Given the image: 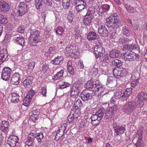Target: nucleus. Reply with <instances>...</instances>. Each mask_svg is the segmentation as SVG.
Here are the masks:
<instances>
[{"label": "nucleus", "instance_id": "nucleus-31", "mask_svg": "<svg viewBox=\"0 0 147 147\" xmlns=\"http://www.w3.org/2000/svg\"><path fill=\"white\" fill-rule=\"evenodd\" d=\"M11 101L13 103H16L20 101L19 98L20 96L15 93H12L11 94Z\"/></svg>", "mask_w": 147, "mask_h": 147}, {"label": "nucleus", "instance_id": "nucleus-8", "mask_svg": "<svg viewBox=\"0 0 147 147\" xmlns=\"http://www.w3.org/2000/svg\"><path fill=\"white\" fill-rule=\"evenodd\" d=\"M112 125L114 129L115 136H121L125 132V129L124 125L123 126L117 125L116 123H114Z\"/></svg>", "mask_w": 147, "mask_h": 147}, {"label": "nucleus", "instance_id": "nucleus-40", "mask_svg": "<svg viewBox=\"0 0 147 147\" xmlns=\"http://www.w3.org/2000/svg\"><path fill=\"white\" fill-rule=\"evenodd\" d=\"M112 65L114 66L117 67L116 68H119L122 66V63L121 61L118 59H115L112 61Z\"/></svg>", "mask_w": 147, "mask_h": 147}, {"label": "nucleus", "instance_id": "nucleus-46", "mask_svg": "<svg viewBox=\"0 0 147 147\" xmlns=\"http://www.w3.org/2000/svg\"><path fill=\"white\" fill-rule=\"evenodd\" d=\"M35 93L34 90L32 89H30L28 92L26 96L27 98H29V99H32L33 96L34 95Z\"/></svg>", "mask_w": 147, "mask_h": 147}, {"label": "nucleus", "instance_id": "nucleus-2", "mask_svg": "<svg viewBox=\"0 0 147 147\" xmlns=\"http://www.w3.org/2000/svg\"><path fill=\"white\" fill-rule=\"evenodd\" d=\"M147 100V94L146 92H142L138 93L137 98L134 100L129 101V109L131 112L138 105L139 107H141L143 101Z\"/></svg>", "mask_w": 147, "mask_h": 147}, {"label": "nucleus", "instance_id": "nucleus-16", "mask_svg": "<svg viewBox=\"0 0 147 147\" xmlns=\"http://www.w3.org/2000/svg\"><path fill=\"white\" fill-rule=\"evenodd\" d=\"M66 129V128L65 126H61L57 131L55 138V140L56 141H58L63 136Z\"/></svg>", "mask_w": 147, "mask_h": 147}, {"label": "nucleus", "instance_id": "nucleus-27", "mask_svg": "<svg viewBox=\"0 0 147 147\" xmlns=\"http://www.w3.org/2000/svg\"><path fill=\"white\" fill-rule=\"evenodd\" d=\"M14 40L17 43L21 45L22 47L25 45V41L23 38L22 37H17L13 38Z\"/></svg>", "mask_w": 147, "mask_h": 147}, {"label": "nucleus", "instance_id": "nucleus-10", "mask_svg": "<svg viewBox=\"0 0 147 147\" xmlns=\"http://www.w3.org/2000/svg\"><path fill=\"white\" fill-rule=\"evenodd\" d=\"M18 137L15 136L11 135L8 138L7 144L11 147H15L17 144H18Z\"/></svg>", "mask_w": 147, "mask_h": 147}, {"label": "nucleus", "instance_id": "nucleus-23", "mask_svg": "<svg viewBox=\"0 0 147 147\" xmlns=\"http://www.w3.org/2000/svg\"><path fill=\"white\" fill-rule=\"evenodd\" d=\"M33 77L32 76H28L24 81L23 85L25 87H28L30 86L32 83Z\"/></svg>", "mask_w": 147, "mask_h": 147}, {"label": "nucleus", "instance_id": "nucleus-6", "mask_svg": "<svg viewBox=\"0 0 147 147\" xmlns=\"http://www.w3.org/2000/svg\"><path fill=\"white\" fill-rule=\"evenodd\" d=\"M95 92L93 90H83L81 93L82 99L84 101H88L91 100L92 96L95 95Z\"/></svg>", "mask_w": 147, "mask_h": 147}, {"label": "nucleus", "instance_id": "nucleus-53", "mask_svg": "<svg viewBox=\"0 0 147 147\" xmlns=\"http://www.w3.org/2000/svg\"><path fill=\"white\" fill-rule=\"evenodd\" d=\"M77 118L73 115H69L67 117L68 121L69 123H71L74 120L76 119Z\"/></svg>", "mask_w": 147, "mask_h": 147}, {"label": "nucleus", "instance_id": "nucleus-36", "mask_svg": "<svg viewBox=\"0 0 147 147\" xmlns=\"http://www.w3.org/2000/svg\"><path fill=\"white\" fill-rule=\"evenodd\" d=\"M63 69L61 70L60 71L57 73L53 77V79L54 80H57L63 76L64 72Z\"/></svg>", "mask_w": 147, "mask_h": 147}, {"label": "nucleus", "instance_id": "nucleus-56", "mask_svg": "<svg viewBox=\"0 0 147 147\" xmlns=\"http://www.w3.org/2000/svg\"><path fill=\"white\" fill-rule=\"evenodd\" d=\"M70 84L67 82H64L63 84L59 86V87L61 89H63L69 86Z\"/></svg>", "mask_w": 147, "mask_h": 147}, {"label": "nucleus", "instance_id": "nucleus-37", "mask_svg": "<svg viewBox=\"0 0 147 147\" xmlns=\"http://www.w3.org/2000/svg\"><path fill=\"white\" fill-rule=\"evenodd\" d=\"M138 55H137L134 52L130 51L129 53V61H132L136 59H138Z\"/></svg>", "mask_w": 147, "mask_h": 147}, {"label": "nucleus", "instance_id": "nucleus-14", "mask_svg": "<svg viewBox=\"0 0 147 147\" xmlns=\"http://www.w3.org/2000/svg\"><path fill=\"white\" fill-rule=\"evenodd\" d=\"M35 138V136L32 133H30L26 139L25 144L29 146L33 145L36 140Z\"/></svg>", "mask_w": 147, "mask_h": 147}, {"label": "nucleus", "instance_id": "nucleus-21", "mask_svg": "<svg viewBox=\"0 0 147 147\" xmlns=\"http://www.w3.org/2000/svg\"><path fill=\"white\" fill-rule=\"evenodd\" d=\"M35 64V63L34 62H29L25 66L24 70L26 71L27 74H29L33 69Z\"/></svg>", "mask_w": 147, "mask_h": 147}, {"label": "nucleus", "instance_id": "nucleus-34", "mask_svg": "<svg viewBox=\"0 0 147 147\" xmlns=\"http://www.w3.org/2000/svg\"><path fill=\"white\" fill-rule=\"evenodd\" d=\"M105 109L103 107L99 109L98 111L95 113L96 115L99 116L102 119L105 115Z\"/></svg>", "mask_w": 147, "mask_h": 147}, {"label": "nucleus", "instance_id": "nucleus-42", "mask_svg": "<svg viewBox=\"0 0 147 147\" xmlns=\"http://www.w3.org/2000/svg\"><path fill=\"white\" fill-rule=\"evenodd\" d=\"M84 18H85L83 20L84 23L85 25L88 26H90L91 25V23H92V20L93 19L92 18H90V17H86V16Z\"/></svg>", "mask_w": 147, "mask_h": 147}, {"label": "nucleus", "instance_id": "nucleus-20", "mask_svg": "<svg viewBox=\"0 0 147 147\" xmlns=\"http://www.w3.org/2000/svg\"><path fill=\"white\" fill-rule=\"evenodd\" d=\"M87 38L89 41L95 40L98 38L99 36L93 32H90L87 34Z\"/></svg>", "mask_w": 147, "mask_h": 147}, {"label": "nucleus", "instance_id": "nucleus-48", "mask_svg": "<svg viewBox=\"0 0 147 147\" xmlns=\"http://www.w3.org/2000/svg\"><path fill=\"white\" fill-rule=\"evenodd\" d=\"M74 17V15L72 12L71 11H69L67 15V18L70 22L71 23L73 21Z\"/></svg>", "mask_w": 147, "mask_h": 147}, {"label": "nucleus", "instance_id": "nucleus-43", "mask_svg": "<svg viewBox=\"0 0 147 147\" xmlns=\"http://www.w3.org/2000/svg\"><path fill=\"white\" fill-rule=\"evenodd\" d=\"M55 30L57 35H62L64 32V29L61 26H58L56 28Z\"/></svg>", "mask_w": 147, "mask_h": 147}, {"label": "nucleus", "instance_id": "nucleus-4", "mask_svg": "<svg viewBox=\"0 0 147 147\" xmlns=\"http://www.w3.org/2000/svg\"><path fill=\"white\" fill-rule=\"evenodd\" d=\"M118 107L116 105H113L105 110L104 118L105 119H111L116 113Z\"/></svg>", "mask_w": 147, "mask_h": 147}, {"label": "nucleus", "instance_id": "nucleus-5", "mask_svg": "<svg viewBox=\"0 0 147 147\" xmlns=\"http://www.w3.org/2000/svg\"><path fill=\"white\" fill-rule=\"evenodd\" d=\"M30 37L32 38V45H36V44L40 41V32L35 30L30 29Z\"/></svg>", "mask_w": 147, "mask_h": 147}, {"label": "nucleus", "instance_id": "nucleus-38", "mask_svg": "<svg viewBox=\"0 0 147 147\" xmlns=\"http://www.w3.org/2000/svg\"><path fill=\"white\" fill-rule=\"evenodd\" d=\"M62 57L58 56L55 58V59L51 61V63L54 65H58L59 64L60 61L62 60Z\"/></svg>", "mask_w": 147, "mask_h": 147}, {"label": "nucleus", "instance_id": "nucleus-39", "mask_svg": "<svg viewBox=\"0 0 147 147\" xmlns=\"http://www.w3.org/2000/svg\"><path fill=\"white\" fill-rule=\"evenodd\" d=\"M8 56L7 51L5 50H0V58L5 60L7 58Z\"/></svg>", "mask_w": 147, "mask_h": 147}, {"label": "nucleus", "instance_id": "nucleus-15", "mask_svg": "<svg viewBox=\"0 0 147 147\" xmlns=\"http://www.w3.org/2000/svg\"><path fill=\"white\" fill-rule=\"evenodd\" d=\"M22 76L18 73H14L12 75L11 78V82L15 85H18L19 83L20 80V78Z\"/></svg>", "mask_w": 147, "mask_h": 147}, {"label": "nucleus", "instance_id": "nucleus-61", "mask_svg": "<svg viewBox=\"0 0 147 147\" xmlns=\"http://www.w3.org/2000/svg\"><path fill=\"white\" fill-rule=\"evenodd\" d=\"M123 56L124 59L128 61L129 60V52L127 51L123 53Z\"/></svg>", "mask_w": 147, "mask_h": 147}, {"label": "nucleus", "instance_id": "nucleus-9", "mask_svg": "<svg viewBox=\"0 0 147 147\" xmlns=\"http://www.w3.org/2000/svg\"><path fill=\"white\" fill-rule=\"evenodd\" d=\"M12 70L10 68L7 67L4 68L2 71V79L5 81L9 80Z\"/></svg>", "mask_w": 147, "mask_h": 147}, {"label": "nucleus", "instance_id": "nucleus-51", "mask_svg": "<svg viewBox=\"0 0 147 147\" xmlns=\"http://www.w3.org/2000/svg\"><path fill=\"white\" fill-rule=\"evenodd\" d=\"M43 2L46 5L52 7L53 5L52 0H43Z\"/></svg>", "mask_w": 147, "mask_h": 147}, {"label": "nucleus", "instance_id": "nucleus-35", "mask_svg": "<svg viewBox=\"0 0 147 147\" xmlns=\"http://www.w3.org/2000/svg\"><path fill=\"white\" fill-rule=\"evenodd\" d=\"M82 106V104L81 101L80 100L78 99L75 102L73 106V108L74 109L77 110L79 109Z\"/></svg>", "mask_w": 147, "mask_h": 147}, {"label": "nucleus", "instance_id": "nucleus-28", "mask_svg": "<svg viewBox=\"0 0 147 147\" xmlns=\"http://www.w3.org/2000/svg\"><path fill=\"white\" fill-rule=\"evenodd\" d=\"M120 51L116 49H112L109 52V55L111 58H117L119 56Z\"/></svg>", "mask_w": 147, "mask_h": 147}, {"label": "nucleus", "instance_id": "nucleus-3", "mask_svg": "<svg viewBox=\"0 0 147 147\" xmlns=\"http://www.w3.org/2000/svg\"><path fill=\"white\" fill-rule=\"evenodd\" d=\"M98 80L94 82L91 80L88 81L84 85V87L87 89H94V92H97L98 94H100L103 92L104 88L102 85L98 83Z\"/></svg>", "mask_w": 147, "mask_h": 147}, {"label": "nucleus", "instance_id": "nucleus-41", "mask_svg": "<svg viewBox=\"0 0 147 147\" xmlns=\"http://www.w3.org/2000/svg\"><path fill=\"white\" fill-rule=\"evenodd\" d=\"M35 6L37 9H40L42 7V0H35Z\"/></svg>", "mask_w": 147, "mask_h": 147}, {"label": "nucleus", "instance_id": "nucleus-12", "mask_svg": "<svg viewBox=\"0 0 147 147\" xmlns=\"http://www.w3.org/2000/svg\"><path fill=\"white\" fill-rule=\"evenodd\" d=\"M142 129L141 128L137 131V134L139 136V137L136 142L135 144L136 147H143L144 146V143L142 140Z\"/></svg>", "mask_w": 147, "mask_h": 147}, {"label": "nucleus", "instance_id": "nucleus-63", "mask_svg": "<svg viewBox=\"0 0 147 147\" xmlns=\"http://www.w3.org/2000/svg\"><path fill=\"white\" fill-rule=\"evenodd\" d=\"M129 45L128 44L127 45H123V51H128L129 50Z\"/></svg>", "mask_w": 147, "mask_h": 147}, {"label": "nucleus", "instance_id": "nucleus-33", "mask_svg": "<svg viewBox=\"0 0 147 147\" xmlns=\"http://www.w3.org/2000/svg\"><path fill=\"white\" fill-rule=\"evenodd\" d=\"M98 15L102 17H105L106 15H107L108 13H107L106 11H105L102 8V6L101 7H98L96 9Z\"/></svg>", "mask_w": 147, "mask_h": 147}, {"label": "nucleus", "instance_id": "nucleus-49", "mask_svg": "<svg viewBox=\"0 0 147 147\" xmlns=\"http://www.w3.org/2000/svg\"><path fill=\"white\" fill-rule=\"evenodd\" d=\"M35 139L36 138L39 143L41 141V140L43 138L44 136L42 133H38L36 136H35Z\"/></svg>", "mask_w": 147, "mask_h": 147}, {"label": "nucleus", "instance_id": "nucleus-54", "mask_svg": "<svg viewBox=\"0 0 147 147\" xmlns=\"http://www.w3.org/2000/svg\"><path fill=\"white\" fill-rule=\"evenodd\" d=\"M31 99H29V98H27V97L26 96L25 98H24L23 100V104L24 105L26 106H27L30 102V100Z\"/></svg>", "mask_w": 147, "mask_h": 147}, {"label": "nucleus", "instance_id": "nucleus-25", "mask_svg": "<svg viewBox=\"0 0 147 147\" xmlns=\"http://www.w3.org/2000/svg\"><path fill=\"white\" fill-rule=\"evenodd\" d=\"M113 72L115 78H118L121 77V68H115L113 69Z\"/></svg>", "mask_w": 147, "mask_h": 147}, {"label": "nucleus", "instance_id": "nucleus-62", "mask_svg": "<svg viewBox=\"0 0 147 147\" xmlns=\"http://www.w3.org/2000/svg\"><path fill=\"white\" fill-rule=\"evenodd\" d=\"M102 58V60L104 62L106 63L108 62L109 60H108V57L107 55H105Z\"/></svg>", "mask_w": 147, "mask_h": 147}, {"label": "nucleus", "instance_id": "nucleus-30", "mask_svg": "<svg viewBox=\"0 0 147 147\" xmlns=\"http://www.w3.org/2000/svg\"><path fill=\"white\" fill-rule=\"evenodd\" d=\"M72 64V63L71 61H69L67 63V69L68 72L70 74L73 75L74 73V70Z\"/></svg>", "mask_w": 147, "mask_h": 147}, {"label": "nucleus", "instance_id": "nucleus-60", "mask_svg": "<svg viewBox=\"0 0 147 147\" xmlns=\"http://www.w3.org/2000/svg\"><path fill=\"white\" fill-rule=\"evenodd\" d=\"M38 118V117L33 115H32L30 117V121H32L34 122Z\"/></svg>", "mask_w": 147, "mask_h": 147}, {"label": "nucleus", "instance_id": "nucleus-24", "mask_svg": "<svg viewBox=\"0 0 147 147\" xmlns=\"http://www.w3.org/2000/svg\"><path fill=\"white\" fill-rule=\"evenodd\" d=\"M63 6L65 9L71 8L73 6L72 0H63Z\"/></svg>", "mask_w": 147, "mask_h": 147}, {"label": "nucleus", "instance_id": "nucleus-22", "mask_svg": "<svg viewBox=\"0 0 147 147\" xmlns=\"http://www.w3.org/2000/svg\"><path fill=\"white\" fill-rule=\"evenodd\" d=\"M9 123L8 121H2L1 129L5 134L7 133L9 131Z\"/></svg>", "mask_w": 147, "mask_h": 147}, {"label": "nucleus", "instance_id": "nucleus-58", "mask_svg": "<svg viewBox=\"0 0 147 147\" xmlns=\"http://www.w3.org/2000/svg\"><path fill=\"white\" fill-rule=\"evenodd\" d=\"M25 28L23 26H19L18 28V32L19 33H23L24 31Z\"/></svg>", "mask_w": 147, "mask_h": 147}, {"label": "nucleus", "instance_id": "nucleus-55", "mask_svg": "<svg viewBox=\"0 0 147 147\" xmlns=\"http://www.w3.org/2000/svg\"><path fill=\"white\" fill-rule=\"evenodd\" d=\"M40 109H34L33 110L32 113V115L38 117V116L40 113Z\"/></svg>", "mask_w": 147, "mask_h": 147}, {"label": "nucleus", "instance_id": "nucleus-1", "mask_svg": "<svg viewBox=\"0 0 147 147\" xmlns=\"http://www.w3.org/2000/svg\"><path fill=\"white\" fill-rule=\"evenodd\" d=\"M107 22L106 25L108 27H111L112 28V30H111L110 32L111 34L110 37L111 39L115 38L116 37L117 34L114 28H117L122 26L123 22L119 19L116 13L111 15L107 19Z\"/></svg>", "mask_w": 147, "mask_h": 147}, {"label": "nucleus", "instance_id": "nucleus-64", "mask_svg": "<svg viewBox=\"0 0 147 147\" xmlns=\"http://www.w3.org/2000/svg\"><path fill=\"white\" fill-rule=\"evenodd\" d=\"M142 114L144 118H146L147 116V111H145L142 112Z\"/></svg>", "mask_w": 147, "mask_h": 147}, {"label": "nucleus", "instance_id": "nucleus-45", "mask_svg": "<svg viewBox=\"0 0 147 147\" xmlns=\"http://www.w3.org/2000/svg\"><path fill=\"white\" fill-rule=\"evenodd\" d=\"M55 49V47L54 46L50 47L49 48L48 51L46 52L45 53L46 56H49L51 55L54 53Z\"/></svg>", "mask_w": 147, "mask_h": 147}, {"label": "nucleus", "instance_id": "nucleus-18", "mask_svg": "<svg viewBox=\"0 0 147 147\" xmlns=\"http://www.w3.org/2000/svg\"><path fill=\"white\" fill-rule=\"evenodd\" d=\"M98 32L101 36L104 37H106L108 35V31L104 25H101L99 27Z\"/></svg>", "mask_w": 147, "mask_h": 147}, {"label": "nucleus", "instance_id": "nucleus-19", "mask_svg": "<svg viewBox=\"0 0 147 147\" xmlns=\"http://www.w3.org/2000/svg\"><path fill=\"white\" fill-rule=\"evenodd\" d=\"M9 7L8 4L6 2L3 1L0 4V11L5 12L8 11Z\"/></svg>", "mask_w": 147, "mask_h": 147}, {"label": "nucleus", "instance_id": "nucleus-44", "mask_svg": "<svg viewBox=\"0 0 147 147\" xmlns=\"http://www.w3.org/2000/svg\"><path fill=\"white\" fill-rule=\"evenodd\" d=\"M127 65V66L126 67H123L122 68H121V77L126 76L128 74L129 66Z\"/></svg>", "mask_w": 147, "mask_h": 147}, {"label": "nucleus", "instance_id": "nucleus-17", "mask_svg": "<svg viewBox=\"0 0 147 147\" xmlns=\"http://www.w3.org/2000/svg\"><path fill=\"white\" fill-rule=\"evenodd\" d=\"M90 119L91 120V124L94 126L98 125L102 119L96 114H92Z\"/></svg>", "mask_w": 147, "mask_h": 147}, {"label": "nucleus", "instance_id": "nucleus-26", "mask_svg": "<svg viewBox=\"0 0 147 147\" xmlns=\"http://www.w3.org/2000/svg\"><path fill=\"white\" fill-rule=\"evenodd\" d=\"M82 3H83L82 4H78V5L76 6V9L78 12H81L83 10H86V6H87V5L86 1H82Z\"/></svg>", "mask_w": 147, "mask_h": 147}, {"label": "nucleus", "instance_id": "nucleus-47", "mask_svg": "<svg viewBox=\"0 0 147 147\" xmlns=\"http://www.w3.org/2000/svg\"><path fill=\"white\" fill-rule=\"evenodd\" d=\"M128 26L126 25V26H123L122 28L123 34L127 36H129V29Z\"/></svg>", "mask_w": 147, "mask_h": 147}, {"label": "nucleus", "instance_id": "nucleus-50", "mask_svg": "<svg viewBox=\"0 0 147 147\" xmlns=\"http://www.w3.org/2000/svg\"><path fill=\"white\" fill-rule=\"evenodd\" d=\"M109 4H104L102 5L101 6L102 8L105 11H106L107 13V12L109 10L110 6L111 5Z\"/></svg>", "mask_w": 147, "mask_h": 147}, {"label": "nucleus", "instance_id": "nucleus-11", "mask_svg": "<svg viewBox=\"0 0 147 147\" xmlns=\"http://www.w3.org/2000/svg\"><path fill=\"white\" fill-rule=\"evenodd\" d=\"M128 88L126 89L124 92L123 94L121 91H118L115 94V96L118 98H121L122 101L126 100L129 98V94H128Z\"/></svg>", "mask_w": 147, "mask_h": 147}, {"label": "nucleus", "instance_id": "nucleus-29", "mask_svg": "<svg viewBox=\"0 0 147 147\" xmlns=\"http://www.w3.org/2000/svg\"><path fill=\"white\" fill-rule=\"evenodd\" d=\"M75 47L73 45H68L65 48V53L67 54H72L75 52Z\"/></svg>", "mask_w": 147, "mask_h": 147}, {"label": "nucleus", "instance_id": "nucleus-13", "mask_svg": "<svg viewBox=\"0 0 147 147\" xmlns=\"http://www.w3.org/2000/svg\"><path fill=\"white\" fill-rule=\"evenodd\" d=\"M26 6V5L23 3L20 4L16 14L19 16H22L25 14L27 12Z\"/></svg>", "mask_w": 147, "mask_h": 147}, {"label": "nucleus", "instance_id": "nucleus-59", "mask_svg": "<svg viewBox=\"0 0 147 147\" xmlns=\"http://www.w3.org/2000/svg\"><path fill=\"white\" fill-rule=\"evenodd\" d=\"M41 93L43 96H46V94L47 93V88L45 87L42 88L41 90Z\"/></svg>", "mask_w": 147, "mask_h": 147}, {"label": "nucleus", "instance_id": "nucleus-57", "mask_svg": "<svg viewBox=\"0 0 147 147\" xmlns=\"http://www.w3.org/2000/svg\"><path fill=\"white\" fill-rule=\"evenodd\" d=\"M129 103L127 102V104L125 105L123 108V112L125 113H127V114L128 113L129 111Z\"/></svg>", "mask_w": 147, "mask_h": 147}, {"label": "nucleus", "instance_id": "nucleus-32", "mask_svg": "<svg viewBox=\"0 0 147 147\" xmlns=\"http://www.w3.org/2000/svg\"><path fill=\"white\" fill-rule=\"evenodd\" d=\"M94 9L92 7H90L88 9V10L87 9L86 10V11H87L86 14V17L92 18V19L93 18V16L94 13Z\"/></svg>", "mask_w": 147, "mask_h": 147}, {"label": "nucleus", "instance_id": "nucleus-52", "mask_svg": "<svg viewBox=\"0 0 147 147\" xmlns=\"http://www.w3.org/2000/svg\"><path fill=\"white\" fill-rule=\"evenodd\" d=\"M77 87H73L71 90L70 95H77L78 94V90L77 89Z\"/></svg>", "mask_w": 147, "mask_h": 147}, {"label": "nucleus", "instance_id": "nucleus-7", "mask_svg": "<svg viewBox=\"0 0 147 147\" xmlns=\"http://www.w3.org/2000/svg\"><path fill=\"white\" fill-rule=\"evenodd\" d=\"M102 45V43L101 42H99L96 45L94 48V54L96 59L99 58L100 59V57L105 52V49H103Z\"/></svg>", "mask_w": 147, "mask_h": 147}]
</instances>
